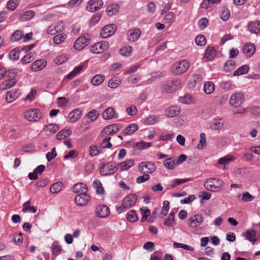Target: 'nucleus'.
Returning <instances> with one entry per match:
<instances>
[{"instance_id":"obj_40","label":"nucleus","mask_w":260,"mask_h":260,"mask_svg":"<svg viewBox=\"0 0 260 260\" xmlns=\"http://www.w3.org/2000/svg\"><path fill=\"white\" fill-rule=\"evenodd\" d=\"M30 202L29 201H27L23 204V207L22 210L23 212H26L29 211L30 212L35 213L37 212V208L34 206H30Z\"/></svg>"},{"instance_id":"obj_50","label":"nucleus","mask_w":260,"mask_h":260,"mask_svg":"<svg viewBox=\"0 0 260 260\" xmlns=\"http://www.w3.org/2000/svg\"><path fill=\"white\" fill-rule=\"evenodd\" d=\"M19 2L18 0H9L7 5V8L13 11L18 6Z\"/></svg>"},{"instance_id":"obj_23","label":"nucleus","mask_w":260,"mask_h":260,"mask_svg":"<svg viewBox=\"0 0 260 260\" xmlns=\"http://www.w3.org/2000/svg\"><path fill=\"white\" fill-rule=\"evenodd\" d=\"M81 116V111L78 109H75L69 114V122L74 123L76 122Z\"/></svg>"},{"instance_id":"obj_32","label":"nucleus","mask_w":260,"mask_h":260,"mask_svg":"<svg viewBox=\"0 0 260 260\" xmlns=\"http://www.w3.org/2000/svg\"><path fill=\"white\" fill-rule=\"evenodd\" d=\"M203 90L206 94L212 93L215 90L214 84L211 81L206 82L204 84Z\"/></svg>"},{"instance_id":"obj_31","label":"nucleus","mask_w":260,"mask_h":260,"mask_svg":"<svg viewBox=\"0 0 260 260\" xmlns=\"http://www.w3.org/2000/svg\"><path fill=\"white\" fill-rule=\"evenodd\" d=\"M138 129V125L132 123L127 126L123 131V134L125 136L130 135L133 134Z\"/></svg>"},{"instance_id":"obj_52","label":"nucleus","mask_w":260,"mask_h":260,"mask_svg":"<svg viewBox=\"0 0 260 260\" xmlns=\"http://www.w3.org/2000/svg\"><path fill=\"white\" fill-rule=\"evenodd\" d=\"M120 80L116 77L110 79L108 82V86L111 88H115L120 84Z\"/></svg>"},{"instance_id":"obj_15","label":"nucleus","mask_w":260,"mask_h":260,"mask_svg":"<svg viewBox=\"0 0 260 260\" xmlns=\"http://www.w3.org/2000/svg\"><path fill=\"white\" fill-rule=\"evenodd\" d=\"M216 178L208 179L204 183V187L207 190L211 191H216L219 190L220 188L216 185Z\"/></svg>"},{"instance_id":"obj_10","label":"nucleus","mask_w":260,"mask_h":260,"mask_svg":"<svg viewBox=\"0 0 260 260\" xmlns=\"http://www.w3.org/2000/svg\"><path fill=\"white\" fill-rule=\"evenodd\" d=\"M103 4L102 0H90L87 3L86 9L89 12H96L102 8Z\"/></svg>"},{"instance_id":"obj_22","label":"nucleus","mask_w":260,"mask_h":260,"mask_svg":"<svg viewBox=\"0 0 260 260\" xmlns=\"http://www.w3.org/2000/svg\"><path fill=\"white\" fill-rule=\"evenodd\" d=\"M46 61L43 59L37 60L31 66L32 71L37 72L43 69L46 66Z\"/></svg>"},{"instance_id":"obj_6","label":"nucleus","mask_w":260,"mask_h":260,"mask_svg":"<svg viewBox=\"0 0 260 260\" xmlns=\"http://www.w3.org/2000/svg\"><path fill=\"white\" fill-rule=\"evenodd\" d=\"M139 171L143 174H149L154 172L156 169L155 165L149 161L141 162L139 166Z\"/></svg>"},{"instance_id":"obj_17","label":"nucleus","mask_w":260,"mask_h":260,"mask_svg":"<svg viewBox=\"0 0 260 260\" xmlns=\"http://www.w3.org/2000/svg\"><path fill=\"white\" fill-rule=\"evenodd\" d=\"M189 226L195 228L200 225L203 221V219L201 215L196 214L189 219Z\"/></svg>"},{"instance_id":"obj_19","label":"nucleus","mask_w":260,"mask_h":260,"mask_svg":"<svg viewBox=\"0 0 260 260\" xmlns=\"http://www.w3.org/2000/svg\"><path fill=\"white\" fill-rule=\"evenodd\" d=\"M103 117L104 119L109 120L118 118V114L115 112L113 108L108 107L104 110Z\"/></svg>"},{"instance_id":"obj_25","label":"nucleus","mask_w":260,"mask_h":260,"mask_svg":"<svg viewBox=\"0 0 260 260\" xmlns=\"http://www.w3.org/2000/svg\"><path fill=\"white\" fill-rule=\"evenodd\" d=\"M19 94L20 92L18 90L8 91L6 96V101L8 103H11L17 99Z\"/></svg>"},{"instance_id":"obj_42","label":"nucleus","mask_w":260,"mask_h":260,"mask_svg":"<svg viewBox=\"0 0 260 260\" xmlns=\"http://www.w3.org/2000/svg\"><path fill=\"white\" fill-rule=\"evenodd\" d=\"M62 184L60 182L54 183L50 186V192L52 193L59 192L62 188Z\"/></svg>"},{"instance_id":"obj_1","label":"nucleus","mask_w":260,"mask_h":260,"mask_svg":"<svg viewBox=\"0 0 260 260\" xmlns=\"http://www.w3.org/2000/svg\"><path fill=\"white\" fill-rule=\"evenodd\" d=\"M16 72L14 70L8 71L4 78H3L4 81L0 84V89L6 90L13 86L16 83Z\"/></svg>"},{"instance_id":"obj_30","label":"nucleus","mask_w":260,"mask_h":260,"mask_svg":"<svg viewBox=\"0 0 260 260\" xmlns=\"http://www.w3.org/2000/svg\"><path fill=\"white\" fill-rule=\"evenodd\" d=\"M256 232L254 230H247L243 233V236L249 241L254 243L256 241L255 238Z\"/></svg>"},{"instance_id":"obj_47","label":"nucleus","mask_w":260,"mask_h":260,"mask_svg":"<svg viewBox=\"0 0 260 260\" xmlns=\"http://www.w3.org/2000/svg\"><path fill=\"white\" fill-rule=\"evenodd\" d=\"M23 36V32L19 30H17L11 35V40L12 42H17L19 41Z\"/></svg>"},{"instance_id":"obj_27","label":"nucleus","mask_w":260,"mask_h":260,"mask_svg":"<svg viewBox=\"0 0 260 260\" xmlns=\"http://www.w3.org/2000/svg\"><path fill=\"white\" fill-rule=\"evenodd\" d=\"M119 7L117 4H112L107 8V14L109 16H113L116 14L119 11Z\"/></svg>"},{"instance_id":"obj_57","label":"nucleus","mask_w":260,"mask_h":260,"mask_svg":"<svg viewBox=\"0 0 260 260\" xmlns=\"http://www.w3.org/2000/svg\"><path fill=\"white\" fill-rule=\"evenodd\" d=\"M87 116L88 118L91 120V121H93L98 118L99 113L97 110L93 109L89 111L87 113Z\"/></svg>"},{"instance_id":"obj_7","label":"nucleus","mask_w":260,"mask_h":260,"mask_svg":"<svg viewBox=\"0 0 260 260\" xmlns=\"http://www.w3.org/2000/svg\"><path fill=\"white\" fill-rule=\"evenodd\" d=\"M109 48V44L106 41H101L92 46L90 51L94 54H99L107 50Z\"/></svg>"},{"instance_id":"obj_16","label":"nucleus","mask_w":260,"mask_h":260,"mask_svg":"<svg viewBox=\"0 0 260 260\" xmlns=\"http://www.w3.org/2000/svg\"><path fill=\"white\" fill-rule=\"evenodd\" d=\"M256 50L255 46L251 43H247L243 47V53L248 57L252 56Z\"/></svg>"},{"instance_id":"obj_60","label":"nucleus","mask_w":260,"mask_h":260,"mask_svg":"<svg viewBox=\"0 0 260 260\" xmlns=\"http://www.w3.org/2000/svg\"><path fill=\"white\" fill-rule=\"evenodd\" d=\"M111 137L105 138L101 143V146L103 148H110L112 147V144L110 142Z\"/></svg>"},{"instance_id":"obj_3","label":"nucleus","mask_w":260,"mask_h":260,"mask_svg":"<svg viewBox=\"0 0 260 260\" xmlns=\"http://www.w3.org/2000/svg\"><path fill=\"white\" fill-rule=\"evenodd\" d=\"M190 67L189 62L186 60H182L175 63L171 68L172 72L179 75L186 72Z\"/></svg>"},{"instance_id":"obj_54","label":"nucleus","mask_w":260,"mask_h":260,"mask_svg":"<svg viewBox=\"0 0 260 260\" xmlns=\"http://www.w3.org/2000/svg\"><path fill=\"white\" fill-rule=\"evenodd\" d=\"M179 102L185 104H189L192 103V97L190 94H186L179 98Z\"/></svg>"},{"instance_id":"obj_46","label":"nucleus","mask_w":260,"mask_h":260,"mask_svg":"<svg viewBox=\"0 0 260 260\" xmlns=\"http://www.w3.org/2000/svg\"><path fill=\"white\" fill-rule=\"evenodd\" d=\"M173 82L169 81L162 85V88L167 92H173L175 91V88L173 87Z\"/></svg>"},{"instance_id":"obj_55","label":"nucleus","mask_w":260,"mask_h":260,"mask_svg":"<svg viewBox=\"0 0 260 260\" xmlns=\"http://www.w3.org/2000/svg\"><path fill=\"white\" fill-rule=\"evenodd\" d=\"M206 135L204 133H202L200 135V141L198 145V148L199 149H203L204 147L206 146Z\"/></svg>"},{"instance_id":"obj_63","label":"nucleus","mask_w":260,"mask_h":260,"mask_svg":"<svg viewBox=\"0 0 260 260\" xmlns=\"http://www.w3.org/2000/svg\"><path fill=\"white\" fill-rule=\"evenodd\" d=\"M158 121V118L155 116H150L145 120V123L148 125H152Z\"/></svg>"},{"instance_id":"obj_38","label":"nucleus","mask_w":260,"mask_h":260,"mask_svg":"<svg viewBox=\"0 0 260 260\" xmlns=\"http://www.w3.org/2000/svg\"><path fill=\"white\" fill-rule=\"evenodd\" d=\"M105 80V76L99 74L94 76L91 79V82L93 85L98 86L102 84Z\"/></svg>"},{"instance_id":"obj_45","label":"nucleus","mask_w":260,"mask_h":260,"mask_svg":"<svg viewBox=\"0 0 260 260\" xmlns=\"http://www.w3.org/2000/svg\"><path fill=\"white\" fill-rule=\"evenodd\" d=\"M66 38L67 35L65 34L61 33L54 36L53 41L56 44H60L64 41Z\"/></svg>"},{"instance_id":"obj_51","label":"nucleus","mask_w":260,"mask_h":260,"mask_svg":"<svg viewBox=\"0 0 260 260\" xmlns=\"http://www.w3.org/2000/svg\"><path fill=\"white\" fill-rule=\"evenodd\" d=\"M93 185L94 187L96 188V193L99 194H102L104 192V188L102 186V184L101 181L99 180H95L93 181Z\"/></svg>"},{"instance_id":"obj_62","label":"nucleus","mask_w":260,"mask_h":260,"mask_svg":"<svg viewBox=\"0 0 260 260\" xmlns=\"http://www.w3.org/2000/svg\"><path fill=\"white\" fill-rule=\"evenodd\" d=\"M170 203L168 201H165L163 203V207L161 211V214L166 216L169 210Z\"/></svg>"},{"instance_id":"obj_11","label":"nucleus","mask_w":260,"mask_h":260,"mask_svg":"<svg viewBox=\"0 0 260 260\" xmlns=\"http://www.w3.org/2000/svg\"><path fill=\"white\" fill-rule=\"evenodd\" d=\"M115 24H111L105 26L102 30L101 35L103 38H107L111 36L116 30Z\"/></svg>"},{"instance_id":"obj_64","label":"nucleus","mask_w":260,"mask_h":260,"mask_svg":"<svg viewBox=\"0 0 260 260\" xmlns=\"http://www.w3.org/2000/svg\"><path fill=\"white\" fill-rule=\"evenodd\" d=\"M208 24V20L206 18H202L198 22L199 27L201 29L205 28Z\"/></svg>"},{"instance_id":"obj_18","label":"nucleus","mask_w":260,"mask_h":260,"mask_svg":"<svg viewBox=\"0 0 260 260\" xmlns=\"http://www.w3.org/2000/svg\"><path fill=\"white\" fill-rule=\"evenodd\" d=\"M247 29L252 34H258L260 33V21H250L247 25Z\"/></svg>"},{"instance_id":"obj_35","label":"nucleus","mask_w":260,"mask_h":260,"mask_svg":"<svg viewBox=\"0 0 260 260\" xmlns=\"http://www.w3.org/2000/svg\"><path fill=\"white\" fill-rule=\"evenodd\" d=\"M21 48L19 47L12 50L9 53L10 58L13 60H16L19 59L21 51Z\"/></svg>"},{"instance_id":"obj_36","label":"nucleus","mask_w":260,"mask_h":260,"mask_svg":"<svg viewBox=\"0 0 260 260\" xmlns=\"http://www.w3.org/2000/svg\"><path fill=\"white\" fill-rule=\"evenodd\" d=\"M133 51V48L132 47L130 46H125L122 47L120 50V54L124 56H130Z\"/></svg>"},{"instance_id":"obj_58","label":"nucleus","mask_w":260,"mask_h":260,"mask_svg":"<svg viewBox=\"0 0 260 260\" xmlns=\"http://www.w3.org/2000/svg\"><path fill=\"white\" fill-rule=\"evenodd\" d=\"M230 16V12L229 10L225 7H223L220 15V18L223 21H226Z\"/></svg>"},{"instance_id":"obj_61","label":"nucleus","mask_w":260,"mask_h":260,"mask_svg":"<svg viewBox=\"0 0 260 260\" xmlns=\"http://www.w3.org/2000/svg\"><path fill=\"white\" fill-rule=\"evenodd\" d=\"M57 156L56 148L53 147L52 148L51 152H48L46 154V158L48 161H50Z\"/></svg>"},{"instance_id":"obj_56","label":"nucleus","mask_w":260,"mask_h":260,"mask_svg":"<svg viewBox=\"0 0 260 260\" xmlns=\"http://www.w3.org/2000/svg\"><path fill=\"white\" fill-rule=\"evenodd\" d=\"M195 42L197 45L203 46L206 43V37L203 35H199L196 37Z\"/></svg>"},{"instance_id":"obj_53","label":"nucleus","mask_w":260,"mask_h":260,"mask_svg":"<svg viewBox=\"0 0 260 260\" xmlns=\"http://www.w3.org/2000/svg\"><path fill=\"white\" fill-rule=\"evenodd\" d=\"M152 145L151 143H147L145 141H142L141 142L137 143L135 145V147L137 148L138 149L141 150L144 149H146L151 147Z\"/></svg>"},{"instance_id":"obj_48","label":"nucleus","mask_w":260,"mask_h":260,"mask_svg":"<svg viewBox=\"0 0 260 260\" xmlns=\"http://www.w3.org/2000/svg\"><path fill=\"white\" fill-rule=\"evenodd\" d=\"M59 128V126L56 124H50L45 127L44 130L46 132L53 134L57 131Z\"/></svg>"},{"instance_id":"obj_34","label":"nucleus","mask_w":260,"mask_h":260,"mask_svg":"<svg viewBox=\"0 0 260 260\" xmlns=\"http://www.w3.org/2000/svg\"><path fill=\"white\" fill-rule=\"evenodd\" d=\"M134 165L133 160L128 159L124 161L121 162L119 164L118 166L120 167L121 171L128 170L133 167Z\"/></svg>"},{"instance_id":"obj_28","label":"nucleus","mask_w":260,"mask_h":260,"mask_svg":"<svg viewBox=\"0 0 260 260\" xmlns=\"http://www.w3.org/2000/svg\"><path fill=\"white\" fill-rule=\"evenodd\" d=\"M35 15L34 11L32 10H27L21 15L20 20L21 21H27L32 18Z\"/></svg>"},{"instance_id":"obj_37","label":"nucleus","mask_w":260,"mask_h":260,"mask_svg":"<svg viewBox=\"0 0 260 260\" xmlns=\"http://www.w3.org/2000/svg\"><path fill=\"white\" fill-rule=\"evenodd\" d=\"M235 159V157L232 155H227L218 159V163L220 165H225Z\"/></svg>"},{"instance_id":"obj_29","label":"nucleus","mask_w":260,"mask_h":260,"mask_svg":"<svg viewBox=\"0 0 260 260\" xmlns=\"http://www.w3.org/2000/svg\"><path fill=\"white\" fill-rule=\"evenodd\" d=\"M224 121L221 118L214 119L211 123V128L214 130L221 128L223 125Z\"/></svg>"},{"instance_id":"obj_43","label":"nucleus","mask_w":260,"mask_h":260,"mask_svg":"<svg viewBox=\"0 0 260 260\" xmlns=\"http://www.w3.org/2000/svg\"><path fill=\"white\" fill-rule=\"evenodd\" d=\"M126 219L129 222H134L138 220V217L136 212L132 210L127 213Z\"/></svg>"},{"instance_id":"obj_13","label":"nucleus","mask_w":260,"mask_h":260,"mask_svg":"<svg viewBox=\"0 0 260 260\" xmlns=\"http://www.w3.org/2000/svg\"><path fill=\"white\" fill-rule=\"evenodd\" d=\"M89 200L90 196L87 192L79 193L75 198V203L80 206L86 205Z\"/></svg>"},{"instance_id":"obj_20","label":"nucleus","mask_w":260,"mask_h":260,"mask_svg":"<svg viewBox=\"0 0 260 260\" xmlns=\"http://www.w3.org/2000/svg\"><path fill=\"white\" fill-rule=\"evenodd\" d=\"M181 108L178 106H173L166 110L165 115L169 117H173L179 114Z\"/></svg>"},{"instance_id":"obj_14","label":"nucleus","mask_w":260,"mask_h":260,"mask_svg":"<svg viewBox=\"0 0 260 260\" xmlns=\"http://www.w3.org/2000/svg\"><path fill=\"white\" fill-rule=\"evenodd\" d=\"M141 35V31L137 28H134L128 30L127 39L129 42H135L137 40Z\"/></svg>"},{"instance_id":"obj_41","label":"nucleus","mask_w":260,"mask_h":260,"mask_svg":"<svg viewBox=\"0 0 260 260\" xmlns=\"http://www.w3.org/2000/svg\"><path fill=\"white\" fill-rule=\"evenodd\" d=\"M236 67L235 62L232 60L227 61L224 64V71L226 72H230L235 69Z\"/></svg>"},{"instance_id":"obj_44","label":"nucleus","mask_w":260,"mask_h":260,"mask_svg":"<svg viewBox=\"0 0 260 260\" xmlns=\"http://www.w3.org/2000/svg\"><path fill=\"white\" fill-rule=\"evenodd\" d=\"M249 71V67L246 65H244L238 68L237 70H236L234 73L233 75L234 76L241 75L244 74H246Z\"/></svg>"},{"instance_id":"obj_8","label":"nucleus","mask_w":260,"mask_h":260,"mask_svg":"<svg viewBox=\"0 0 260 260\" xmlns=\"http://www.w3.org/2000/svg\"><path fill=\"white\" fill-rule=\"evenodd\" d=\"M244 101V95L241 92H236L233 94L230 100V105L234 107H239Z\"/></svg>"},{"instance_id":"obj_9","label":"nucleus","mask_w":260,"mask_h":260,"mask_svg":"<svg viewBox=\"0 0 260 260\" xmlns=\"http://www.w3.org/2000/svg\"><path fill=\"white\" fill-rule=\"evenodd\" d=\"M89 42V36H83L78 38L75 41L74 47L77 50H81L87 46Z\"/></svg>"},{"instance_id":"obj_2","label":"nucleus","mask_w":260,"mask_h":260,"mask_svg":"<svg viewBox=\"0 0 260 260\" xmlns=\"http://www.w3.org/2000/svg\"><path fill=\"white\" fill-rule=\"evenodd\" d=\"M137 200V196L135 194H128L123 199L121 205L116 207L117 211L121 213L128 210L136 204Z\"/></svg>"},{"instance_id":"obj_5","label":"nucleus","mask_w":260,"mask_h":260,"mask_svg":"<svg viewBox=\"0 0 260 260\" xmlns=\"http://www.w3.org/2000/svg\"><path fill=\"white\" fill-rule=\"evenodd\" d=\"M42 114L37 109H31L26 111L24 113V117L29 121H37L41 119Z\"/></svg>"},{"instance_id":"obj_49","label":"nucleus","mask_w":260,"mask_h":260,"mask_svg":"<svg viewBox=\"0 0 260 260\" xmlns=\"http://www.w3.org/2000/svg\"><path fill=\"white\" fill-rule=\"evenodd\" d=\"M215 49L213 47H208L205 52V57L208 59L209 60H211L214 56L215 54Z\"/></svg>"},{"instance_id":"obj_39","label":"nucleus","mask_w":260,"mask_h":260,"mask_svg":"<svg viewBox=\"0 0 260 260\" xmlns=\"http://www.w3.org/2000/svg\"><path fill=\"white\" fill-rule=\"evenodd\" d=\"M71 130L70 129H64L58 132L56 136L57 140H61L71 134Z\"/></svg>"},{"instance_id":"obj_33","label":"nucleus","mask_w":260,"mask_h":260,"mask_svg":"<svg viewBox=\"0 0 260 260\" xmlns=\"http://www.w3.org/2000/svg\"><path fill=\"white\" fill-rule=\"evenodd\" d=\"M51 250L52 254L54 256L58 255L62 250L61 246L57 241H54L51 245Z\"/></svg>"},{"instance_id":"obj_26","label":"nucleus","mask_w":260,"mask_h":260,"mask_svg":"<svg viewBox=\"0 0 260 260\" xmlns=\"http://www.w3.org/2000/svg\"><path fill=\"white\" fill-rule=\"evenodd\" d=\"M164 166L169 170H173L177 166L175 159L174 157L167 158L164 161Z\"/></svg>"},{"instance_id":"obj_4","label":"nucleus","mask_w":260,"mask_h":260,"mask_svg":"<svg viewBox=\"0 0 260 260\" xmlns=\"http://www.w3.org/2000/svg\"><path fill=\"white\" fill-rule=\"evenodd\" d=\"M117 170V167L114 162L110 161L104 164L100 169V172L102 176H108L113 174Z\"/></svg>"},{"instance_id":"obj_21","label":"nucleus","mask_w":260,"mask_h":260,"mask_svg":"<svg viewBox=\"0 0 260 260\" xmlns=\"http://www.w3.org/2000/svg\"><path fill=\"white\" fill-rule=\"evenodd\" d=\"M119 131V126L117 124L109 125L105 127L102 131L104 135H113Z\"/></svg>"},{"instance_id":"obj_12","label":"nucleus","mask_w":260,"mask_h":260,"mask_svg":"<svg viewBox=\"0 0 260 260\" xmlns=\"http://www.w3.org/2000/svg\"><path fill=\"white\" fill-rule=\"evenodd\" d=\"M110 214V210L105 205H99L96 208L95 215L100 218H105Z\"/></svg>"},{"instance_id":"obj_59","label":"nucleus","mask_w":260,"mask_h":260,"mask_svg":"<svg viewBox=\"0 0 260 260\" xmlns=\"http://www.w3.org/2000/svg\"><path fill=\"white\" fill-rule=\"evenodd\" d=\"M191 180L190 178H186V179H174L173 181V183L171 185L172 187H175L177 185L183 184L188 181H190Z\"/></svg>"},{"instance_id":"obj_24","label":"nucleus","mask_w":260,"mask_h":260,"mask_svg":"<svg viewBox=\"0 0 260 260\" xmlns=\"http://www.w3.org/2000/svg\"><path fill=\"white\" fill-rule=\"evenodd\" d=\"M73 191L75 193H86L88 191L87 185L83 183H78L75 184L73 187Z\"/></svg>"}]
</instances>
